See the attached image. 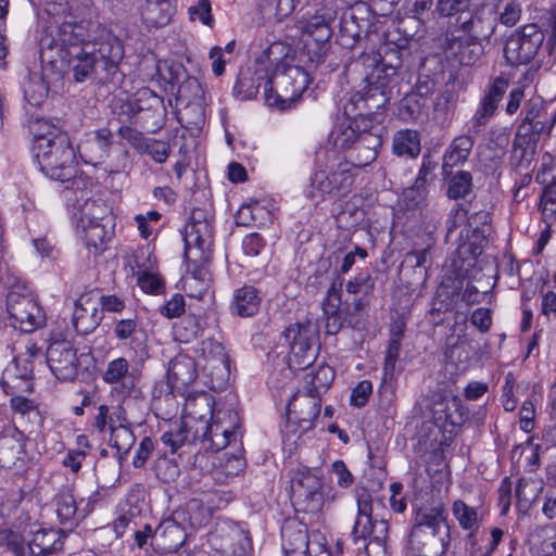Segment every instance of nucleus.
Segmentation results:
<instances>
[{
  "label": "nucleus",
  "instance_id": "f257e3e1",
  "mask_svg": "<svg viewBox=\"0 0 556 556\" xmlns=\"http://www.w3.org/2000/svg\"><path fill=\"white\" fill-rule=\"evenodd\" d=\"M355 67L362 74V88L351 96L343 108V119L331 131L333 146L350 151V157L357 166H365L378 156L383 142V122L399 86L402 60H387L376 51L362 53L355 61Z\"/></svg>",
  "mask_w": 556,
  "mask_h": 556
},
{
  "label": "nucleus",
  "instance_id": "f03ea898",
  "mask_svg": "<svg viewBox=\"0 0 556 556\" xmlns=\"http://www.w3.org/2000/svg\"><path fill=\"white\" fill-rule=\"evenodd\" d=\"M125 45L108 26L91 20L63 22L56 36L46 34L39 41L43 70L61 73L65 66L75 83L119 85Z\"/></svg>",
  "mask_w": 556,
  "mask_h": 556
},
{
  "label": "nucleus",
  "instance_id": "7ed1b4c3",
  "mask_svg": "<svg viewBox=\"0 0 556 556\" xmlns=\"http://www.w3.org/2000/svg\"><path fill=\"white\" fill-rule=\"evenodd\" d=\"M475 275L443 271L425 314L428 324L446 327L448 337L457 341L466 336L469 307L481 303L488 293L471 283Z\"/></svg>",
  "mask_w": 556,
  "mask_h": 556
},
{
  "label": "nucleus",
  "instance_id": "20e7f679",
  "mask_svg": "<svg viewBox=\"0 0 556 556\" xmlns=\"http://www.w3.org/2000/svg\"><path fill=\"white\" fill-rule=\"evenodd\" d=\"M339 9L331 3H325L317 8L312 15L300 22V30L303 47L300 51V63H305L308 68H323L325 73L338 70L339 63H326L331 52V38L333 25L338 18Z\"/></svg>",
  "mask_w": 556,
  "mask_h": 556
},
{
  "label": "nucleus",
  "instance_id": "39448f33",
  "mask_svg": "<svg viewBox=\"0 0 556 556\" xmlns=\"http://www.w3.org/2000/svg\"><path fill=\"white\" fill-rule=\"evenodd\" d=\"M326 164L317 165L318 168L311 175L309 184L304 190L307 199L315 204L327 199L337 200L351 193L355 182L353 173L354 164L340 160L334 150H326ZM320 152L316 156V164L319 163Z\"/></svg>",
  "mask_w": 556,
  "mask_h": 556
},
{
  "label": "nucleus",
  "instance_id": "423d86ee",
  "mask_svg": "<svg viewBox=\"0 0 556 556\" xmlns=\"http://www.w3.org/2000/svg\"><path fill=\"white\" fill-rule=\"evenodd\" d=\"M357 515L351 538L358 545L355 556H390L387 547L389 523L372 517V495L365 488L356 492Z\"/></svg>",
  "mask_w": 556,
  "mask_h": 556
},
{
  "label": "nucleus",
  "instance_id": "0eeeda50",
  "mask_svg": "<svg viewBox=\"0 0 556 556\" xmlns=\"http://www.w3.org/2000/svg\"><path fill=\"white\" fill-rule=\"evenodd\" d=\"M74 343L64 338L51 339L46 361L55 378L60 381H92L96 377V358L88 348L77 354Z\"/></svg>",
  "mask_w": 556,
  "mask_h": 556
},
{
  "label": "nucleus",
  "instance_id": "6e6552de",
  "mask_svg": "<svg viewBox=\"0 0 556 556\" xmlns=\"http://www.w3.org/2000/svg\"><path fill=\"white\" fill-rule=\"evenodd\" d=\"M208 519L201 501L193 498L155 527L154 544L163 553L176 552L185 544L188 529H200L206 526Z\"/></svg>",
  "mask_w": 556,
  "mask_h": 556
},
{
  "label": "nucleus",
  "instance_id": "1a4fd4ad",
  "mask_svg": "<svg viewBox=\"0 0 556 556\" xmlns=\"http://www.w3.org/2000/svg\"><path fill=\"white\" fill-rule=\"evenodd\" d=\"M303 64H293L269 74V80H267L269 87L265 90V103L268 106L287 111L294 108L301 100L312 81L309 72L318 70L308 68L305 63Z\"/></svg>",
  "mask_w": 556,
  "mask_h": 556
},
{
  "label": "nucleus",
  "instance_id": "9d476101",
  "mask_svg": "<svg viewBox=\"0 0 556 556\" xmlns=\"http://www.w3.org/2000/svg\"><path fill=\"white\" fill-rule=\"evenodd\" d=\"M66 533L61 529L40 528L27 535L12 529H0V546L12 556H53L64 546Z\"/></svg>",
  "mask_w": 556,
  "mask_h": 556
},
{
  "label": "nucleus",
  "instance_id": "9b49d317",
  "mask_svg": "<svg viewBox=\"0 0 556 556\" xmlns=\"http://www.w3.org/2000/svg\"><path fill=\"white\" fill-rule=\"evenodd\" d=\"M31 153L39 170L52 180L66 179L75 174L76 148L68 134L31 144Z\"/></svg>",
  "mask_w": 556,
  "mask_h": 556
},
{
  "label": "nucleus",
  "instance_id": "f8f14e48",
  "mask_svg": "<svg viewBox=\"0 0 556 556\" xmlns=\"http://www.w3.org/2000/svg\"><path fill=\"white\" fill-rule=\"evenodd\" d=\"M291 500L298 513L318 516L325 505L324 483L312 468L299 465L292 471Z\"/></svg>",
  "mask_w": 556,
  "mask_h": 556
},
{
  "label": "nucleus",
  "instance_id": "ddd939ff",
  "mask_svg": "<svg viewBox=\"0 0 556 556\" xmlns=\"http://www.w3.org/2000/svg\"><path fill=\"white\" fill-rule=\"evenodd\" d=\"M545 33L536 24L516 28L504 45V56L510 66L531 63L541 50H545Z\"/></svg>",
  "mask_w": 556,
  "mask_h": 556
},
{
  "label": "nucleus",
  "instance_id": "4468645a",
  "mask_svg": "<svg viewBox=\"0 0 556 556\" xmlns=\"http://www.w3.org/2000/svg\"><path fill=\"white\" fill-rule=\"evenodd\" d=\"M317 330L309 320L290 324L281 333L289 346L288 364L292 370H304L316 359L314 344Z\"/></svg>",
  "mask_w": 556,
  "mask_h": 556
},
{
  "label": "nucleus",
  "instance_id": "2eb2a0df",
  "mask_svg": "<svg viewBox=\"0 0 556 556\" xmlns=\"http://www.w3.org/2000/svg\"><path fill=\"white\" fill-rule=\"evenodd\" d=\"M431 412L432 422L441 432L439 446H450L458 430L469 419L468 408L458 396L443 395L433 402Z\"/></svg>",
  "mask_w": 556,
  "mask_h": 556
},
{
  "label": "nucleus",
  "instance_id": "dca6fc26",
  "mask_svg": "<svg viewBox=\"0 0 556 556\" xmlns=\"http://www.w3.org/2000/svg\"><path fill=\"white\" fill-rule=\"evenodd\" d=\"M321 399L312 397L304 393H295L288 401L286 407L287 433H299V438L314 428V421L319 416Z\"/></svg>",
  "mask_w": 556,
  "mask_h": 556
},
{
  "label": "nucleus",
  "instance_id": "f3484780",
  "mask_svg": "<svg viewBox=\"0 0 556 556\" xmlns=\"http://www.w3.org/2000/svg\"><path fill=\"white\" fill-rule=\"evenodd\" d=\"M200 404L207 409L210 419L215 420L216 430L230 434L235 445L242 443V416L233 403L211 402V399L204 395L200 399Z\"/></svg>",
  "mask_w": 556,
  "mask_h": 556
},
{
  "label": "nucleus",
  "instance_id": "a211bd4d",
  "mask_svg": "<svg viewBox=\"0 0 556 556\" xmlns=\"http://www.w3.org/2000/svg\"><path fill=\"white\" fill-rule=\"evenodd\" d=\"M113 144L112 130L109 127H101L86 135V138L77 144L76 153L84 163L98 166L110 156Z\"/></svg>",
  "mask_w": 556,
  "mask_h": 556
},
{
  "label": "nucleus",
  "instance_id": "6ab92c4d",
  "mask_svg": "<svg viewBox=\"0 0 556 556\" xmlns=\"http://www.w3.org/2000/svg\"><path fill=\"white\" fill-rule=\"evenodd\" d=\"M443 48L450 52L462 66L475 65L484 52L483 45L454 29L445 30Z\"/></svg>",
  "mask_w": 556,
  "mask_h": 556
},
{
  "label": "nucleus",
  "instance_id": "aec40b11",
  "mask_svg": "<svg viewBox=\"0 0 556 556\" xmlns=\"http://www.w3.org/2000/svg\"><path fill=\"white\" fill-rule=\"evenodd\" d=\"M343 282L344 279H333L321 301L325 332L330 336L339 333L346 320L341 308Z\"/></svg>",
  "mask_w": 556,
  "mask_h": 556
},
{
  "label": "nucleus",
  "instance_id": "412c9836",
  "mask_svg": "<svg viewBox=\"0 0 556 556\" xmlns=\"http://www.w3.org/2000/svg\"><path fill=\"white\" fill-rule=\"evenodd\" d=\"M280 535L285 556H305L311 549L307 526L296 517L283 520Z\"/></svg>",
  "mask_w": 556,
  "mask_h": 556
},
{
  "label": "nucleus",
  "instance_id": "4be33fe9",
  "mask_svg": "<svg viewBox=\"0 0 556 556\" xmlns=\"http://www.w3.org/2000/svg\"><path fill=\"white\" fill-rule=\"evenodd\" d=\"M434 243V239L428 236L425 244L418 247L415 243L412 251L407 252L402 261L401 270L405 275L412 271L416 283H425L428 279V270L433 264L431 251Z\"/></svg>",
  "mask_w": 556,
  "mask_h": 556
},
{
  "label": "nucleus",
  "instance_id": "5701e85b",
  "mask_svg": "<svg viewBox=\"0 0 556 556\" xmlns=\"http://www.w3.org/2000/svg\"><path fill=\"white\" fill-rule=\"evenodd\" d=\"M137 96H140L142 101V110L138 113V125L148 132L161 129L166 118L163 98L149 88L139 90Z\"/></svg>",
  "mask_w": 556,
  "mask_h": 556
},
{
  "label": "nucleus",
  "instance_id": "b1692460",
  "mask_svg": "<svg viewBox=\"0 0 556 556\" xmlns=\"http://www.w3.org/2000/svg\"><path fill=\"white\" fill-rule=\"evenodd\" d=\"M166 376L170 392L182 393L187 387L197 380L199 376L198 364L188 354L178 353L170 359Z\"/></svg>",
  "mask_w": 556,
  "mask_h": 556
},
{
  "label": "nucleus",
  "instance_id": "393cba45",
  "mask_svg": "<svg viewBox=\"0 0 556 556\" xmlns=\"http://www.w3.org/2000/svg\"><path fill=\"white\" fill-rule=\"evenodd\" d=\"M86 215H90L89 222L86 224L84 217H79L77 227H81V239L89 251L92 250L93 254L100 255L106 250L108 242L112 239L113 230L106 229V224L99 222L100 216L91 212V208Z\"/></svg>",
  "mask_w": 556,
  "mask_h": 556
},
{
  "label": "nucleus",
  "instance_id": "a878e982",
  "mask_svg": "<svg viewBox=\"0 0 556 556\" xmlns=\"http://www.w3.org/2000/svg\"><path fill=\"white\" fill-rule=\"evenodd\" d=\"M296 59V50L291 45L275 41L256 58L255 64L265 67L271 74L295 64Z\"/></svg>",
  "mask_w": 556,
  "mask_h": 556
},
{
  "label": "nucleus",
  "instance_id": "bb28decb",
  "mask_svg": "<svg viewBox=\"0 0 556 556\" xmlns=\"http://www.w3.org/2000/svg\"><path fill=\"white\" fill-rule=\"evenodd\" d=\"M102 319L103 315L98 307L91 305V292L83 293L75 301L72 324L78 334L86 336L93 332Z\"/></svg>",
  "mask_w": 556,
  "mask_h": 556
},
{
  "label": "nucleus",
  "instance_id": "cd10ccee",
  "mask_svg": "<svg viewBox=\"0 0 556 556\" xmlns=\"http://www.w3.org/2000/svg\"><path fill=\"white\" fill-rule=\"evenodd\" d=\"M267 80H269V72L256 64L253 71L251 68L240 71L232 89L233 96L240 100H252L262 86L264 91L269 87Z\"/></svg>",
  "mask_w": 556,
  "mask_h": 556
},
{
  "label": "nucleus",
  "instance_id": "c85d7f7f",
  "mask_svg": "<svg viewBox=\"0 0 556 556\" xmlns=\"http://www.w3.org/2000/svg\"><path fill=\"white\" fill-rule=\"evenodd\" d=\"M495 17L485 16L483 14L465 12L458 18V28H453L456 33H462L470 40L473 39L482 43L489 40L495 30Z\"/></svg>",
  "mask_w": 556,
  "mask_h": 556
},
{
  "label": "nucleus",
  "instance_id": "c756f323",
  "mask_svg": "<svg viewBox=\"0 0 556 556\" xmlns=\"http://www.w3.org/2000/svg\"><path fill=\"white\" fill-rule=\"evenodd\" d=\"M484 248V245L471 239L459 244L451 256L450 265L443 271L464 273L465 275L476 274L480 270L477 267V262Z\"/></svg>",
  "mask_w": 556,
  "mask_h": 556
},
{
  "label": "nucleus",
  "instance_id": "7c9ffc66",
  "mask_svg": "<svg viewBox=\"0 0 556 556\" xmlns=\"http://www.w3.org/2000/svg\"><path fill=\"white\" fill-rule=\"evenodd\" d=\"M261 291L252 285H243L233 291L229 304L232 316L251 318L258 314L262 304Z\"/></svg>",
  "mask_w": 556,
  "mask_h": 556
},
{
  "label": "nucleus",
  "instance_id": "2f4dec72",
  "mask_svg": "<svg viewBox=\"0 0 556 556\" xmlns=\"http://www.w3.org/2000/svg\"><path fill=\"white\" fill-rule=\"evenodd\" d=\"M441 525H444L446 530L451 532V526L448 523V513L445 509L443 503H438L428 507H420L415 513L413 530L420 532L434 533L440 536Z\"/></svg>",
  "mask_w": 556,
  "mask_h": 556
},
{
  "label": "nucleus",
  "instance_id": "473e14b6",
  "mask_svg": "<svg viewBox=\"0 0 556 556\" xmlns=\"http://www.w3.org/2000/svg\"><path fill=\"white\" fill-rule=\"evenodd\" d=\"M439 157H437L430 150L422 154L421 164L415 181L405 193L407 199H409V193H415L410 200L416 202H419L427 197L428 187L437 179L435 172L439 167Z\"/></svg>",
  "mask_w": 556,
  "mask_h": 556
},
{
  "label": "nucleus",
  "instance_id": "72a5a7b5",
  "mask_svg": "<svg viewBox=\"0 0 556 556\" xmlns=\"http://www.w3.org/2000/svg\"><path fill=\"white\" fill-rule=\"evenodd\" d=\"M355 8L344 9L339 17V30L336 42L344 49H353L361 40V33L365 18H359Z\"/></svg>",
  "mask_w": 556,
  "mask_h": 556
},
{
  "label": "nucleus",
  "instance_id": "f704fd0d",
  "mask_svg": "<svg viewBox=\"0 0 556 556\" xmlns=\"http://www.w3.org/2000/svg\"><path fill=\"white\" fill-rule=\"evenodd\" d=\"M214 220L204 223L186 224L182 232L185 247L194 250L199 256L204 251H211L214 244Z\"/></svg>",
  "mask_w": 556,
  "mask_h": 556
},
{
  "label": "nucleus",
  "instance_id": "c9c22d12",
  "mask_svg": "<svg viewBox=\"0 0 556 556\" xmlns=\"http://www.w3.org/2000/svg\"><path fill=\"white\" fill-rule=\"evenodd\" d=\"M102 380L109 384L121 383V392L131 395L137 383L135 371L129 370V363L125 357H118L108 363Z\"/></svg>",
  "mask_w": 556,
  "mask_h": 556
},
{
  "label": "nucleus",
  "instance_id": "e433bc0d",
  "mask_svg": "<svg viewBox=\"0 0 556 556\" xmlns=\"http://www.w3.org/2000/svg\"><path fill=\"white\" fill-rule=\"evenodd\" d=\"M7 312L12 323L23 321V316L39 305L38 300L26 286L15 285L7 295Z\"/></svg>",
  "mask_w": 556,
  "mask_h": 556
},
{
  "label": "nucleus",
  "instance_id": "4c0bfd02",
  "mask_svg": "<svg viewBox=\"0 0 556 556\" xmlns=\"http://www.w3.org/2000/svg\"><path fill=\"white\" fill-rule=\"evenodd\" d=\"M112 121H116L119 126L128 124H138V113L142 110L141 97H135L124 93L114 96L110 102Z\"/></svg>",
  "mask_w": 556,
  "mask_h": 556
},
{
  "label": "nucleus",
  "instance_id": "58836bf2",
  "mask_svg": "<svg viewBox=\"0 0 556 556\" xmlns=\"http://www.w3.org/2000/svg\"><path fill=\"white\" fill-rule=\"evenodd\" d=\"M402 340L390 339L388 340V346L386 351V357L383 363V372L381 383L378 389V393L382 401L388 404L391 402L393 396L392 382L395 377L396 363L400 358V352L402 348Z\"/></svg>",
  "mask_w": 556,
  "mask_h": 556
},
{
  "label": "nucleus",
  "instance_id": "ea45409f",
  "mask_svg": "<svg viewBox=\"0 0 556 556\" xmlns=\"http://www.w3.org/2000/svg\"><path fill=\"white\" fill-rule=\"evenodd\" d=\"M59 522L72 531L80 523L78 501L70 488L61 489L53 497Z\"/></svg>",
  "mask_w": 556,
  "mask_h": 556
},
{
  "label": "nucleus",
  "instance_id": "a19ab883",
  "mask_svg": "<svg viewBox=\"0 0 556 556\" xmlns=\"http://www.w3.org/2000/svg\"><path fill=\"white\" fill-rule=\"evenodd\" d=\"M442 179L446 185L447 199L458 201L466 200L473 194V177L468 170H442Z\"/></svg>",
  "mask_w": 556,
  "mask_h": 556
},
{
  "label": "nucleus",
  "instance_id": "79ce46f5",
  "mask_svg": "<svg viewBox=\"0 0 556 556\" xmlns=\"http://www.w3.org/2000/svg\"><path fill=\"white\" fill-rule=\"evenodd\" d=\"M544 125L545 124L542 122L532 124L522 119L520 121L513 141V148L514 150H521V157H525L529 150L532 152L535 150L541 135L547 136V130Z\"/></svg>",
  "mask_w": 556,
  "mask_h": 556
},
{
  "label": "nucleus",
  "instance_id": "37998d69",
  "mask_svg": "<svg viewBox=\"0 0 556 556\" xmlns=\"http://www.w3.org/2000/svg\"><path fill=\"white\" fill-rule=\"evenodd\" d=\"M473 144L475 140L469 136L455 137L444 151L442 170H454V167L467 162Z\"/></svg>",
  "mask_w": 556,
  "mask_h": 556
},
{
  "label": "nucleus",
  "instance_id": "c03bdc74",
  "mask_svg": "<svg viewBox=\"0 0 556 556\" xmlns=\"http://www.w3.org/2000/svg\"><path fill=\"white\" fill-rule=\"evenodd\" d=\"M392 152L400 157L416 159L421 152L420 134L408 128L397 130L392 140Z\"/></svg>",
  "mask_w": 556,
  "mask_h": 556
},
{
  "label": "nucleus",
  "instance_id": "a18cd8bd",
  "mask_svg": "<svg viewBox=\"0 0 556 556\" xmlns=\"http://www.w3.org/2000/svg\"><path fill=\"white\" fill-rule=\"evenodd\" d=\"M204 384L213 391L225 390L230 379V359L222 362H206L202 366Z\"/></svg>",
  "mask_w": 556,
  "mask_h": 556
},
{
  "label": "nucleus",
  "instance_id": "49530a36",
  "mask_svg": "<svg viewBox=\"0 0 556 556\" xmlns=\"http://www.w3.org/2000/svg\"><path fill=\"white\" fill-rule=\"evenodd\" d=\"M336 377L334 369L326 363H321L315 370L306 376V392L312 397L320 399V393L326 392Z\"/></svg>",
  "mask_w": 556,
  "mask_h": 556
},
{
  "label": "nucleus",
  "instance_id": "de8ad7c7",
  "mask_svg": "<svg viewBox=\"0 0 556 556\" xmlns=\"http://www.w3.org/2000/svg\"><path fill=\"white\" fill-rule=\"evenodd\" d=\"M25 455V443L21 432H18V437H2L0 444V467L12 468L18 460H23Z\"/></svg>",
  "mask_w": 556,
  "mask_h": 556
},
{
  "label": "nucleus",
  "instance_id": "09e8293b",
  "mask_svg": "<svg viewBox=\"0 0 556 556\" xmlns=\"http://www.w3.org/2000/svg\"><path fill=\"white\" fill-rule=\"evenodd\" d=\"M442 535L410 529L406 540V553L432 554L440 551Z\"/></svg>",
  "mask_w": 556,
  "mask_h": 556
},
{
  "label": "nucleus",
  "instance_id": "8fccbe9b",
  "mask_svg": "<svg viewBox=\"0 0 556 556\" xmlns=\"http://www.w3.org/2000/svg\"><path fill=\"white\" fill-rule=\"evenodd\" d=\"M470 0H437L433 13L437 17H446V30L458 28V18L469 12Z\"/></svg>",
  "mask_w": 556,
  "mask_h": 556
},
{
  "label": "nucleus",
  "instance_id": "3c124183",
  "mask_svg": "<svg viewBox=\"0 0 556 556\" xmlns=\"http://www.w3.org/2000/svg\"><path fill=\"white\" fill-rule=\"evenodd\" d=\"M29 131L33 135V144L45 143L48 140H55L60 135H67L61 125L49 118L36 117L29 122Z\"/></svg>",
  "mask_w": 556,
  "mask_h": 556
},
{
  "label": "nucleus",
  "instance_id": "603ef678",
  "mask_svg": "<svg viewBox=\"0 0 556 556\" xmlns=\"http://www.w3.org/2000/svg\"><path fill=\"white\" fill-rule=\"evenodd\" d=\"M453 517L457 520L462 530H479L482 517L476 507L469 506L463 500H455L452 504Z\"/></svg>",
  "mask_w": 556,
  "mask_h": 556
},
{
  "label": "nucleus",
  "instance_id": "864d4df0",
  "mask_svg": "<svg viewBox=\"0 0 556 556\" xmlns=\"http://www.w3.org/2000/svg\"><path fill=\"white\" fill-rule=\"evenodd\" d=\"M458 94L455 91L454 83H446L442 89H440L435 98L431 99L433 112L437 117L446 118L448 114L453 113L456 109Z\"/></svg>",
  "mask_w": 556,
  "mask_h": 556
},
{
  "label": "nucleus",
  "instance_id": "5fc2aeb1",
  "mask_svg": "<svg viewBox=\"0 0 556 556\" xmlns=\"http://www.w3.org/2000/svg\"><path fill=\"white\" fill-rule=\"evenodd\" d=\"M426 105L415 93L406 92L397 103L396 116L405 123L416 122L425 113Z\"/></svg>",
  "mask_w": 556,
  "mask_h": 556
},
{
  "label": "nucleus",
  "instance_id": "6e6d98bb",
  "mask_svg": "<svg viewBox=\"0 0 556 556\" xmlns=\"http://www.w3.org/2000/svg\"><path fill=\"white\" fill-rule=\"evenodd\" d=\"M160 441L169 447L170 454H176L185 444H191L186 420L180 419L179 422L170 425L169 429L162 433Z\"/></svg>",
  "mask_w": 556,
  "mask_h": 556
},
{
  "label": "nucleus",
  "instance_id": "4d7b16f0",
  "mask_svg": "<svg viewBox=\"0 0 556 556\" xmlns=\"http://www.w3.org/2000/svg\"><path fill=\"white\" fill-rule=\"evenodd\" d=\"M110 445L116 448L117 458L122 463L135 443V435L130 428L122 425L115 427L110 424Z\"/></svg>",
  "mask_w": 556,
  "mask_h": 556
},
{
  "label": "nucleus",
  "instance_id": "13d9d810",
  "mask_svg": "<svg viewBox=\"0 0 556 556\" xmlns=\"http://www.w3.org/2000/svg\"><path fill=\"white\" fill-rule=\"evenodd\" d=\"M174 330L179 341L190 342L202 336L204 323L199 315L188 314L174 327Z\"/></svg>",
  "mask_w": 556,
  "mask_h": 556
},
{
  "label": "nucleus",
  "instance_id": "bf43d9fd",
  "mask_svg": "<svg viewBox=\"0 0 556 556\" xmlns=\"http://www.w3.org/2000/svg\"><path fill=\"white\" fill-rule=\"evenodd\" d=\"M186 420L188 427V434L191 444L201 442L204 447L208 444L210 438V421L204 419L203 415H198L195 412H189Z\"/></svg>",
  "mask_w": 556,
  "mask_h": 556
},
{
  "label": "nucleus",
  "instance_id": "052dcab7",
  "mask_svg": "<svg viewBox=\"0 0 556 556\" xmlns=\"http://www.w3.org/2000/svg\"><path fill=\"white\" fill-rule=\"evenodd\" d=\"M184 257L187 262L188 273H190L194 279L204 281L207 275L206 265L212 260V252L204 251V253L199 256L194 253V250L185 247Z\"/></svg>",
  "mask_w": 556,
  "mask_h": 556
},
{
  "label": "nucleus",
  "instance_id": "680f3d73",
  "mask_svg": "<svg viewBox=\"0 0 556 556\" xmlns=\"http://www.w3.org/2000/svg\"><path fill=\"white\" fill-rule=\"evenodd\" d=\"M63 184H66L65 188L67 190L73 191L74 193L79 192L80 197H76V201L79 203L80 201L86 200L87 197L91 194V188L94 186V180L92 177L86 175L84 172L77 168V163L75 164V174L66 179L60 180Z\"/></svg>",
  "mask_w": 556,
  "mask_h": 556
},
{
  "label": "nucleus",
  "instance_id": "e2e57ef3",
  "mask_svg": "<svg viewBox=\"0 0 556 556\" xmlns=\"http://www.w3.org/2000/svg\"><path fill=\"white\" fill-rule=\"evenodd\" d=\"M439 77L440 74L419 72L410 92L415 93L426 105H429L434 92L438 90Z\"/></svg>",
  "mask_w": 556,
  "mask_h": 556
},
{
  "label": "nucleus",
  "instance_id": "0e129e2a",
  "mask_svg": "<svg viewBox=\"0 0 556 556\" xmlns=\"http://www.w3.org/2000/svg\"><path fill=\"white\" fill-rule=\"evenodd\" d=\"M155 476L163 483L169 484L175 482L180 476V467L175 458L168 457L165 453L159 456L154 464Z\"/></svg>",
  "mask_w": 556,
  "mask_h": 556
},
{
  "label": "nucleus",
  "instance_id": "69168bd1",
  "mask_svg": "<svg viewBox=\"0 0 556 556\" xmlns=\"http://www.w3.org/2000/svg\"><path fill=\"white\" fill-rule=\"evenodd\" d=\"M548 105L549 103L545 101L541 96H533L529 98L525 101L521 109V119L532 124L544 122V117L547 115Z\"/></svg>",
  "mask_w": 556,
  "mask_h": 556
},
{
  "label": "nucleus",
  "instance_id": "338daca9",
  "mask_svg": "<svg viewBox=\"0 0 556 556\" xmlns=\"http://www.w3.org/2000/svg\"><path fill=\"white\" fill-rule=\"evenodd\" d=\"M139 331H141V323L137 314H132V316L127 318L117 319L114 323L113 333L119 341L131 340V343H136V334Z\"/></svg>",
  "mask_w": 556,
  "mask_h": 556
},
{
  "label": "nucleus",
  "instance_id": "774afa93",
  "mask_svg": "<svg viewBox=\"0 0 556 556\" xmlns=\"http://www.w3.org/2000/svg\"><path fill=\"white\" fill-rule=\"evenodd\" d=\"M376 280L368 270L357 273L354 278L350 279L345 289L349 294H362L368 296L372 294Z\"/></svg>",
  "mask_w": 556,
  "mask_h": 556
}]
</instances>
